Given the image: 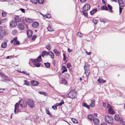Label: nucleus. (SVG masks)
<instances>
[{"mask_svg":"<svg viewBox=\"0 0 125 125\" xmlns=\"http://www.w3.org/2000/svg\"><path fill=\"white\" fill-rule=\"evenodd\" d=\"M41 60V56L40 55L38 57L37 59H35L34 60L31 59L30 61H31L32 63L34 64L36 67H38L40 66L41 64L39 62H40Z\"/></svg>","mask_w":125,"mask_h":125,"instance_id":"1","label":"nucleus"},{"mask_svg":"<svg viewBox=\"0 0 125 125\" xmlns=\"http://www.w3.org/2000/svg\"><path fill=\"white\" fill-rule=\"evenodd\" d=\"M76 93L74 90L71 91L68 94V97L72 99L76 98Z\"/></svg>","mask_w":125,"mask_h":125,"instance_id":"2","label":"nucleus"},{"mask_svg":"<svg viewBox=\"0 0 125 125\" xmlns=\"http://www.w3.org/2000/svg\"><path fill=\"white\" fill-rule=\"evenodd\" d=\"M27 104L30 107L33 108L35 106L34 104L33 100L31 99H28L27 101Z\"/></svg>","mask_w":125,"mask_h":125,"instance_id":"3","label":"nucleus"},{"mask_svg":"<svg viewBox=\"0 0 125 125\" xmlns=\"http://www.w3.org/2000/svg\"><path fill=\"white\" fill-rule=\"evenodd\" d=\"M104 119L105 121L108 123L112 124L113 122V120L112 118L108 116H105Z\"/></svg>","mask_w":125,"mask_h":125,"instance_id":"4","label":"nucleus"},{"mask_svg":"<svg viewBox=\"0 0 125 125\" xmlns=\"http://www.w3.org/2000/svg\"><path fill=\"white\" fill-rule=\"evenodd\" d=\"M19 104L22 107H25L27 106V102L24 100H21L19 102Z\"/></svg>","mask_w":125,"mask_h":125,"instance_id":"5","label":"nucleus"},{"mask_svg":"<svg viewBox=\"0 0 125 125\" xmlns=\"http://www.w3.org/2000/svg\"><path fill=\"white\" fill-rule=\"evenodd\" d=\"M91 6L89 4H86L83 7V9L85 11H88L90 9Z\"/></svg>","mask_w":125,"mask_h":125,"instance_id":"6","label":"nucleus"},{"mask_svg":"<svg viewBox=\"0 0 125 125\" xmlns=\"http://www.w3.org/2000/svg\"><path fill=\"white\" fill-rule=\"evenodd\" d=\"M17 25V23L14 20L11 21L10 22V26L11 27H13Z\"/></svg>","mask_w":125,"mask_h":125,"instance_id":"7","label":"nucleus"},{"mask_svg":"<svg viewBox=\"0 0 125 125\" xmlns=\"http://www.w3.org/2000/svg\"><path fill=\"white\" fill-rule=\"evenodd\" d=\"M19 106V104L18 103H16L15 105V109L14 110V113H15L16 112L18 113L19 112L18 108Z\"/></svg>","mask_w":125,"mask_h":125,"instance_id":"8","label":"nucleus"},{"mask_svg":"<svg viewBox=\"0 0 125 125\" xmlns=\"http://www.w3.org/2000/svg\"><path fill=\"white\" fill-rule=\"evenodd\" d=\"M31 84L32 86H36L38 85L39 84V83L35 81H32L31 82Z\"/></svg>","mask_w":125,"mask_h":125,"instance_id":"9","label":"nucleus"},{"mask_svg":"<svg viewBox=\"0 0 125 125\" xmlns=\"http://www.w3.org/2000/svg\"><path fill=\"white\" fill-rule=\"evenodd\" d=\"M94 124L95 125H98L99 123V120L97 118L94 117L93 120Z\"/></svg>","mask_w":125,"mask_h":125,"instance_id":"10","label":"nucleus"},{"mask_svg":"<svg viewBox=\"0 0 125 125\" xmlns=\"http://www.w3.org/2000/svg\"><path fill=\"white\" fill-rule=\"evenodd\" d=\"M0 75L1 77L3 78L4 79V80H5V81H7L9 80V79L8 77L3 73H1Z\"/></svg>","mask_w":125,"mask_h":125,"instance_id":"11","label":"nucleus"},{"mask_svg":"<svg viewBox=\"0 0 125 125\" xmlns=\"http://www.w3.org/2000/svg\"><path fill=\"white\" fill-rule=\"evenodd\" d=\"M14 18L16 22H19L21 21V18L19 16L15 15Z\"/></svg>","mask_w":125,"mask_h":125,"instance_id":"12","label":"nucleus"},{"mask_svg":"<svg viewBox=\"0 0 125 125\" xmlns=\"http://www.w3.org/2000/svg\"><path fill=\"white\" fill-rule=\"evenodd\" d=\"M27 34L29 38L31 37L32 36V31L30 30L27 31Z\"/></svg>","mask_w":125,"mask_h":125,"instance_id":"13","label":"nucleus"},{"mask_svg":"<svg viewBox=\"0 0 125 125\" xmlns=\"http://www.w3.org/2000/svg\"><path fill=\"white\" fill-rule=\"evenodd\" d=\"M18 26V28L21 30H24V26L23 24L22 23H19Z\"/></svg>","mask_w":125,"mask_h":125,"instance_id":"14","label":"nucleus"},{"mask_svg":"<svg viewBox=\"0 0 125 125\" xmlns=\"http://www.w3.org/2000/svg\"><path fill=\"white\" fill-rule=\"evenodd\" d=\"M39 25V23L37 22H34L32 25V27L33 28H36L38 27Z\"/></svg>","mask_w":125,"mask_h":125,"instance_id":"15","label":"nucleus"},{"mask_svg":"<svg viewBox=\"0 0 125 125\" xmlns=\"http://www.w3.org/2000/svg\"><path fill=\"white\" fill-rule=\"evenodd\" d=\"M97 81L99 83H105L106 82V80H104L102 78H99L98 80Z\"/></svg>","mask_w":125,"mask_h":125,"instance_id":"16","label":"nucleus"},{"mask_svg":"<svg viewBox=\"0 0 125 125\" xmlns=\"http://www.w3.org/2000/svg\"><path fill=\"white\" fill-rule=\"evenodd\" d=\"M25 20L27 22L29 23H31L32 22V20L30 18H26Z\"/></svg>","mask_w":125,"mask_h":125,"instance_id":"17","label":"nucleus"},{"mask_svg":"<svg viewBox=\"0 0 125 125\" xmlns=\"http://www.w3.org/2000/svg\"><path fill=\"white\" fill-rule=\"evenodd\" d=\"M1 46L3 48H5L7 46V42H4L1 44Z\"/></svg>","mask_w":125,"mask_h":125,"instance_id":"18","label":"nucleus"},{"mask_svg":"<svg viewBox=\"0 0 125 125\" xmlns=\"http://www.w3.org/2000/svg\"><path fill=\"white\" fill-rule=\"evenodd\" d=\"M48 55H50L51 58L52 59L54 57V53L52 52L51 51L49 52Z\"/></svg>","mask_w":125,"mask_h":125,"instance_id":"19","label":"nucleus"},{"mask_svg":"<svg viewBox=\"0 0 125 125\" xmlns=\"http://www.w3.org/2000/svg\"><path fill=\"white\" fill-rule=\"evenodd\" d=\"M14 39L15 40L14 42V44L15 45L17 44L19 45L20 43V42L17 40V38L16 37L14 38Z\"/></svg>","mask_w":125,"mask_h":125,"instance_id":"20","label":"nucleus"},{"mask_svg":"<svg viewBox=\"0 0 125 125\" xmlns=\"http://www.w3.org/2000/svg\"><path fill=\"white\" fill-rule=\"evenodd\" d=\"M49 52H47L45 51H43L42 52V56L43 57L44 56H48V55Z\"/></svg>","mask_w":125,"mask_h":125,"instance_id":"21","label":"nucleus"},{"mask_svg":"<svg viewBox=\"0 0 125 125\" xmlns=\"http://www.w3.org/2000/svg\"><path fill=\"white\" fill-rule=\"evenodd\" d=\"M97 11V9H93L90 12L91 15H93Z\"/></svg>","mask_w":125,"mask_h":125,"instance_id":"22","label":"nucleus"},{"mask_svg":"<svg viewBox=\"0 0 125 125\" xmlns=\"http://www.w3.org/2000/svg\"><path fill=\"white\" fill-rule=\"evenodd\" d=\"M53 51L54 53L57 56H59L60 55V52L58 51L57 49H54L53 50Z\"/></svg>","mask_w":125,"mask_h":125,"instance_id":"23","label":"nucleus"},{"mask_svg":"<svg viewBox=\"0 0 125 125\" xmlns=\"http://www.w3.org/2000/svg\"><path fill=\"white\" fill-rule=\"evenodd\" d=\"M87 117L88 119H89L91 121L93 120L94 118L93 116L91 115H88Z\"/></svg>","mask_w":125,"mask_h":125,"instance_id":"24","label":"nucleus"},{"mask_svg":"<svg viewBox=\"0 0 125 125\" xmlns=\"http://www.w3.org/2000/svg\"><path fill=\"white\" fill-rule=\"evenodd\" d=\"M120 118L118 115H115L114 118L116 121H118Z\"/></svg>","mask_w":125,"mask_h":125,"instance_id":"25","label":"nucleus"},{"mask_svg":"<svg viewBox=\"0 0 125 125\" xmlns=\"http://www.w3.org/2000/svg\"><path fill=\"white\" fill-rule=\"evenodd\" d=\"M91 104H90V107H94L95 106V101H94V100H91Z\"/></svg>","mask_w":125,"mask_h":125,"instance_id":"26","label":"nucleus"},{"mask_svg":"<svg viewBox=\"0 0 125 125\" xmlns=\"http://www.w3.org/2000/svg\"><path fill=\"white\" fill-rule=\"evenodd\" d=\"M62 84H66L67 83L66 80L64 78H62Z\"/></svg>","mask_w":125,"mask_h":125,"instance_id":"27","label":"nucleus"},{"mask_svg":"<svg viewBox=\"0 0 125 125\" xmlns=\"http://www.w3.org/2000/svg\"><path fill=\"white\" fill-rule=\"evenodd\" d=\"M64 104L63 101V100H62L60 103H57L56 104V106H61Z\"/></svg>","mask_w":125,"mask_h":125,"instance_id":"28","label":"nucleus"},{"mask_svg":"<svg viewBox=\"0 0 125 125\" xmlns=\"http://www.w3.org/2000/svg\"><path fill=\"white\" fill-rule=\"evenodd\" d=\"M108 112L111 114H113L114 113V112L112 108H109L108 110Z\"/></svg>","mask_w":125,"mask_h":125,"instance_id":"29","label":"nucleus"},{"mask_svg":"<svg viewBox=\"0 0 125 125\" xmlns=\"http://www.w3.org/2000/svg\"><path fill=\"white\" fill-rule=\"evenodd\" d=\"M90 73L89 70H85V73L86 74V77H88Z\"/></svg>","mask_w":125,"mask_h":125,"instance_id":"30","label":"nucleus"},{"mask_svg":"<svg viewBox=\"0 0 125 125\" xmlns=\"http://www.w3.org/2000/svg\"><path fill=\"white\" fill-rule=\"evenodd\" d=\"M39 93L41 94L44 95L45 96H47L48 95L45 92L40 91L39 92Z\"/></svg>","mask_w":125,"mask_h":125,"instance_id":"31","label":"nucleus"},{"mask_svg":"<svg viewBox=\"0 0 125 125\" xmlns=\"http://www.w3.org/2000/svg\"><path fill=\"white\" fill-rule=\"evenodd\" d=\"M48 30L49 31H53L52 28L50 25H49L47 28Z\"/></svg>","mask_w":125,"mask_h":125,"instance_id":"32","label":"nucleus"},{"mask_svg":"<svg viewBox=\"0 0 125 125\" xmlns=\"http://www.w3.org/2000/svg\"><path fill=\"white\" fill-rule=\"evenodd\" d=\"M46 113L50 116H51L52 115L50 114V112L48 108H46Z\"/></svg>","mask_w":125,"mask_h":125,"instance_id":"33","label":"nucleus"},{"mask_svg":"<svg viewBox=\"0 0 125 125\" xmlns=\"http://www.w3.org/2000/svg\"><path fill=\"white\" fill-rule=\"evenodd\" d=\"M46 48L48 50H50L51 48L50 45V44L47 45L46 46Z\"/></svg>","mask_w":125,"mask_h":125,"instance_id":"34","label":"nucleus"},{"mask_svg":"<svg viewBox=\"0 0 125 125\" xmlns=\"http://www.w3.org/2000/svg\"><path fill=\"white\" fill-rule=\"evenodd\" d=\"M44 64L45 66L47 68H49L50 66V64L49 62L44 63Z\"/></svg>","mask_w":125,"mask_h":125,"instance_id":"35","label":"nucleus"},{"mask_svg":"<svg viewBox=\"0 0 125 125\" xmlns=\"http://www.w3.org/2000/svg\"><path fill=\"white\" fill-rule=\"evenodd\" d=\"M101 9L102 10H108V8L105 5L103 6L101 8Z\"/></svg>","mask_w":125,"mask_h":125,"instance_id":"36","label":"nucleus"},{"mask_svg":"<svg viewBox=\"0 0 125 125\" xmlns=\"http://www.w3.org/2000/svg\"><path fill=\"white\" fill-rule=\"evenodd\" d=\"M84 70H89L90 68L89 66L88 65H85L84 66Z\"/></svg>","mask_w":125,"mask_h":125,"instance_id":"37","label":"nucleus"},{"mask_svg":"<svg viewBox=\"0 0 125 125\" xmlns=\"http://www.w3.org/2000/svg\"><path fill=\"white\" fill-rule=\"evenodd\" d=\"M87 11H85L84 10H83L82 11V13H83V15L86 16H88V14L86 12Z\"/></svg>","mask_w":125,"mask_h":125,"instance_id":"38","label":"nucleus"},{"mask_svg":"<svg viewBox=\"0 0 125 125\" xmlns=\"http://www.w3.org/2000/svg\"><path fill=\"white\" fill-rule=\"evenodd\" d=\"M82 105L84 107H86L87 108H89V105L87 104H86L83 103H82Z\"/></svg>","mask_w":125,"mask_h":125,"instance_id":"39","label":"nucleus"},{"mask_svg":"<svg viewBox=\"0 0 125 125\" xmlns=\"http://www.w3.org/2000/svg\"><path fill=\"white\" fill-rule=\"evenodd\" d=\"M7 13L4 11H3L2 13V15L3 17H6L7 15Z\"/></svg>","mask_w":125,"mask_h":125,"instance_id":"40","label":"nucleus"},{"mask_svg":"<svg viewBox=\"0 0 125 125\" xmlns=\"http://www.w3.org/2000/svg\"><path fill=\"white\" fill-rule=\"evenodd\" d=\"M64 76L66 78L68 79L70 77V74L69 73H66L64 75Z\"/></svg>","mask_w":125,"mask_h":125,"instance_id":"41","label":"nucleus"},{"mask_svg":"<svg viewBox=\"0 0 125 125\" xmlns=\"http://www.w3.org/2000/svg\"><path fill=\"white\" fill-rule=\"evenodd\" d=\"M24 82H25V83L24 84L26 85L27 86H29L30 85V83L29 82L27 81L26 80H24Z\"/></svg>","mask_w":125,"mask_h":125,"instance_id":"42","label":"nucleus"},{"mask_svg":"<svg viewBox=\"0 0 125 125\" xmlns=\"http://www.w3.org/2000/svg\"><path fill=\"white\" fill-rule=\"evenodd\" d=\"M7 21V19L6 18L5 19H3L1 20H1L0 19V24L1 23V22H6Z\"/></svg>","mask_w":125,"mask_h":125,"instance_id":"43","label":"nucleus"},{"mask_svg":"<svg viewBox=\"0 0 125 125\" xmlns=\"http://www.w3.org/2000/svg\"><path fill=\"white\" fill-rule=\"evenodd\" d=\"M93 21L95 25H96L98 22V21L95 19H93Z\"/></svg>","mask_w":125,"mask_h":125,"instance_id":"44","label":"nucleus"},{"mask_svg":"<svg viewBox=\"0 0 125 125\" xmlns=\"http://www.w3.org/2000/svg\"><path fill=\"white\" fill-rule=\"evenodd\" d=\"M107 6L109 9L110 10L111 12H112L113 11L112 10V6L109 4H108L107 5Z\"/></svg>","mask_w":125,"mask_h":125,"instance_id":"45","label":"nucleus"},{"mask_svg":"<svg viewBox=\"0 0 125 125\" xmlns=\"http://www.w3.org/2000/svg\"><path fill=\"white\" fill-rule=\"evenodd\" d=\"M31 1L34 4H36L38 2L37 0H31Z\"/></svg>","mask_w":125,"mask_h":125,"instance_id":"46","label":"nucleus"},{"mask_svg":"<svg viewBox=\"0 0 125 125\" xmlns=\"http://www.w3.org/2000/svg\"><path fill=\"white\" fill-rule=\"evenodd\" d=\"M77 35L80 38L82 36V35H81V33L79 32H77Z\"/></svg>","mask_w":125,"mask_h":125,"instance_id":"47","label":"nucleus"},{"mask_svg":"<svg viewBox=\"0 0 125 125\" xmlns=\"http://www.w3.org/2000/svg\"><path fill=\"white\" fill-rule=\"evenodd\" d=\"M72 121L74 123H77L78 121H77L76 119L73 118H72Z\"/></svg>","mask_w":125,"mask_h":125,"instance_id":"48","label":"nucleus"},{"mask_svg":"<svg viewBox=\"0 0 125 125\" xmlns=\"http://www.w3.org/2000/svg\"><path fill=\"white\" fill-rule=\"evenodd\" d=\"M38 1L39 3L41 4L43 3L44 1V0H38Z\"/></svg>","mask_w":125,"mask_h":125,"instance_id":"49","label":"nucleus"},{"mask_svg":"<svg viewBox=\"0 0 125 125\" xmlns=\"http://www.w3.org/2000/svg\"><path fill=\"white\" fill-rule=\"evenodd\" d=\"M119 121L120 123L122 124L125 123V122H124L123 119L121 118H120Z\"/></svg>","mask_w":125,"mask_h":125,"instance_id":"50","label":"nucleus"},{"mask_svg":"<svg viewBox=\"0 0 125 125\" xmlns=\"http://www.w3.org/2000/svg\"><path fill=\"white\" fill-rule=\"evenodd\" d=\"M62 68L63 70H65V72H66L67 71V70L66 69L65 66H62Z\"/></svg>","mask_w":125,"mask_h":125,"instance_id":"51","label":"nucleus"},{"mask_svg":"<svg viewBox=\"0 0 125 125\" xmlns=\"http://www.w3.org/2000/svg\"><path fill=\"white\" fill-rule=\"evenodd\" d=\"M3 32L4 33L5 35L7 34H8V31L7 30H4Z\"/></svg>","mask_w":125,"mask_h":125,"instance_id":"52","label":"nucleus"},{"mask_svg":"<svg viewBox=\"0 0 125 125\" xmlns=\"http://www.w3.org/2000/svg\"><path fill=\"white\" fill-rule=\"evenodd\" d=\"M71 67V64L70 63L68 62L67 64V67L68 68H69Z\"/></svg>","mask_w":125,"mask_h":125,"instance_id":"53","label":"nucleus"},{"mask_svg":"<svg viewBox=\"0 0 125 125\" xmlns=\"http://www.w3.org/2000/svg\"><path fill=\"white\" fill-rule=\"evenodd\" d=\"M118 2L119 5L121 4H122V3H124L122 0H118Z\"/></svg>","mask_w":125,"mask_h":125,"instance_id":"54","label":"nucleus"},{"mask_svg":"<svg viewBox=\"0 0 125 125\" xmlns=\"http://www.w3.org/2000/svg\"><path fill=\"white\" fill-rule=\"evenodd\" d=\"M52 108L54 110H56L57 109V107L55 105H53L52 106Z\"/></svg>","mask_w":125,"mask_h":125,"instance_id":"55","label":"nucleus"},{"mask_svg":"<svg viewBox=\"0 0 125 125\" xmlns=\"http://www.w3.org/2000/svg\"><path fill=\"white\" fill-rule=\"evenodd\" d=\"M36 37V35H34L32 37V40H35Z\"/></svg>","mask_w":125,"mask_h":125,"instance_id":"56","label":"nucleus"},{"mask_svg":"<svg viewBox=\"0 0 125 125\" xmlns=\"http://www.w3.org/2000/svg\"><path fill=\"white\" fill-rule=\"evenodd\" d=\"M119 5V7H123L124 6V3H122V4H120Z\"/></svg>","mask_w":125,"mask_h":125,"instance_id":"57","label":"nucleus"},{"mask_svg":"<svg viewBox=\"0 0 125 125\" xmlns=\"http://www.w3.org/2000/svg\"><path fill=\"white\" fill-rule=\"evenodd\" d=\"M51 17V15L50 14H48L46 16V17L48 18H50Z\"/></svg>","mask_w":125,"mask_h":125,"instance_id":"58","label":"nucleus"},{"mask_svg":"<svg viewBox=\"0 0 125 125\" xmlns=\"http://www.w3.org/2000/svg\"><path fill=\"white\" fill-rule=\"evenodd\" d=\"M107 108H111L112 107H111V106L109 104H107V105H106V107Z\"/></svg>","mask_w":125,"mask_h":125,"instance_id":"59","label":"nucleus"},{"mask_svg":"<svg viewBox=\"0 0 125 125\" xmlns=\"http://www.w3.org/2000/svg\"><path fill=\"white\" fill-rule=\"evenodd\" d=\"M123 8L121 7H119V13H121L122 12V11Z\"/></svg>","mask_w":125,"mask_h":125,"instance_id":"60","label":"nucleus"},{"mask_svg":"<svg viewBox=\"0 0 125 125\" xmlns=\"http://www.w3.org/2000/svg\"><path fill=\"white\" fill-rule=\"evenodd\" d=\"M20 10L22 12H25V10L24 9L22 8H21L20 9Z\"/></svg>","mask_w":125,"mask_h":125,"instance_id":"61","label":"nucleus"},{"mask_svg":"<svg viewBox=\"0 0 125 125\" xmlns=\"http://www.w3.org/2000/svg\"><path fill=\"white\" fill-rule=\"evenodd\" d=\"M17 32V31L16 30H14L13 31L12 33L13 34L15 35V33Z\"/></svg>","mask_w":125,"mask_h":125,"instance_id":"62","label":"nucleus"},{"mask_svg":"<svg viewBox=\"0 0 125 125\" xmlns=\"http://www.w3.org/2000/svg\"><path fill=\"white\" fill-rule=\"evenodd\" d=\"M68 52L70 53V52H72V50H71L69 48H68Z\"/></svg>","mask_w":125,"mask_h":125,"instance_id":"63","label":"nucleus"},{"mask_svg":"<svg viewBox=\"0 0 125 125\" xmlns=\"http://www.w3.org/2000/svg\"><path fill=\"white\" fill-rule=\"evenodd\" d=\"M100 125H107V124L104 123H102Z\"/></svg>","mask_w":125,"mask_h":125,"instance_id":"64","label":"nucleus"}]
</instances>
